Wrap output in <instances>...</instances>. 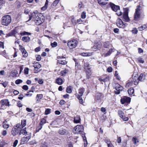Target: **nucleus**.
<instances>
[{"label": "nucleus", "mask_w": 147, "mask_h": 147, "mask_svg": "<svg viewBox=\"0 0 147 147\" xmlns=\"http://www.w3.org/2000/svg\"><path fill=\"white\" fill-rule=\"evenodd\" d=\"M22 128V126L20 123L17 124L12 128L11 133V134L14 136L18 135H20V129Z\"/></svg>", "instance_id": "nucleus-1"}, {"label": "nucleus", "mask_w": 147, "mask_h": 147, "mask_svg": "<svg viewBox=\"0 0 147 147\" xmlns=\"http://www.w3.org/2000/svg\"><path fill=\"white\" fill-rule=\"evenodd\" d=\"M140 6H137L135 9V12L134 14V19L135 21H139L141 18V9Z\"/></svg>", "instance_id": "nucleus-2"}, {"label": "nucleus", "mask_w": 147, "mask_h": 147, "mask_svg": "<svg viewBox=\"0 0 147 147\" xmlns=\"http://www.w3.org/2000/svg\"><path fill=\"white\" fill-rule=\"evenodd\" d=\"M11 19L9 15H6L3 16L1 19V23L2 25L7 26L11 22Z\"/></svg>", "instance_id": "nucleus-3"}, {"label": "nucleus", "mask_w": 147, "mask_h": 147, "mask_svg": "<svg viewBox=\"0 0 147 147\" xmlns=\"http://www.w3.org/2000/svg\"><path fill=\"white\" fill-rule=\"evenodd\" d=\"M145 78V75L144 74H141L139 77L134 76L133 77L134 84L137 85L139 81H142L144 80Z\"/></svg>", "instance_id": "nucleus-4"}, {"label": "nucleus", "mask_w": 147, "mask_h": 147, "mask_svg": "<svg viewBox=\"0 0 147 147\" xmlns=\"http://www.w3.org/2000/svg\"><path fill=\"white\" fill-rule=\"evenodd\" d=\"M40 14L38 13V11H35L31 14V16H30L29 15V18L28 21L30 20L32 18L34 19V21L40 19Z\"/></svg>", "instance_id": "nucleus-5"}, {"label": "nucleus", "mask_w": 147, "mask_h": 147, "mask_svg": "<svg viewBox=\"0 0 147 147\" xmlns=\"http://www.w3.org/2000/svg\"><path fill=\"white\" fill-rule=\"evenodd\" d=\"M78 45V41L75 40L69 41L67 43V46L70 49L76 48Z\"/></svg>", "instance_id": "nucleus-6"}, {"label": "nucleus", "mask_w": 147, "mask_h": 147, "mask_svg": "<svg viewBox=\"0 0 147 147\" xmlns=\"http://www.w3.org/2000/svg\"><path fill=\"white\" fill-rule=\"evenodd\" d=\"M129 9L128 8H125L124 9V12L123 15V20L126 22H128L129 20L128 16Z\"/></svg>", "instance_id": "nucleus-7"}, {"label": "nucleus", "mask_w": 147, "mask_h": 147, "mask_svg": "<svg viewBox=\"0 0 147 147\" xmlns=\"http://www.w3.org/2000/svg\"><path fill=\"white\" fill-rule=\"evenodd\" d=\"M1 109H3L5 106H9V102L8 99L2 100H1L0 102Z\"/></svg>", "instance_id": "nucleus-8"}, {"label": "nucleus", "mask_w": 147, "mask_h": 147, "mask_svg": "<svg viewBox=\"0 0 147 147\" xmlns=\"http://www.w3.org/2000/svg\"><path fill=\"white\" fill-rule=\"evenodd\" d=\"M75 130L76 131L75 133L82 134L83 130V127L82 125H77L74 127Z\"/></svg>", "instance_id": "nucleus-9"}, {"label": "nucleus", "mask_w": 147, "mask_h": 147, "mask_svg": "<svg viewBox=\"0 0 147 147\" xmlns=\"http://www.w3.org/2000/svg\"><path fill=\"white\" fill-rule=\"evenodd\" d=\"M57 58L58 59L57 60V63H59L61 65H65L67 64V61L65 58H63L60 56H58Z\"/></svg>", "instance_id": "nucleus-10"}, {"label": "nucleus", "mask_w": 147, "mask_h": 147, "mask_svg": "<svg viewBox=\"0 0 147 147\" xmlns=\"http://www.w3.org/2000/svg\"><path fill=\"white\" fill-rule=\"evenodd\" d=\"M84 68L85 71L88 73H89L91 71V68L89 65L88 62L84 61Z\"/></svg>", "instance_id": "nucleus-11"}, {"label": "nucleus", "mask_w": 147, "mask_h": 147, "mask_svg": "<svg viewBox=\"0 0 147 147\" xmlns=\"http://www.w3.org/2000/svg\"><path fill=\"white\" fill-rule=\"evenodd\" d=\"M116 24L117 26L120 28H123L126 26L125 24L123 23L122 20L120 18L117 20Z\"/></svg>", "instance_id": "nucleus-12"}, {"label": "nucleus", "mask_w": 147, "mask_h": 147, "mask_svg": "<svg viewBox=\"0 0 147 147\" xmlns=\"http://www.w3.org/2000/svg\"><path fill=\"white\" fill-rule=\"evenodd\" d=\"M115 89V93L118 94L120 93V91L123 90V87L119 84H116Z\"/></svg>", "instance_id": "nucleus-13"}, {"label": "nucleus", "mask_w": 147, "mask_h": 147, "mask_svg": "<svg viewBox=\"0 0 147 147\" xmlns=\"http://www.w3.org/2000/svg\"><path fill=\"white\" fill-rule=\"evenodd\" d=\"M26 137H23L21 139V144H24L27 142L31 138V134H28Z\"/></svg>", "instance_id": "nucleus-14"}, {"label": "nucleus", "mask_w": 147, "mask_h": 147, "mask_svg": "<svg viewBox=\"0 0 147 147\" xmlns=\"http://www.w3.org/2000/svg\"><path fill=\"white\" fill-rule=\"evenodd\" d=\"M131 98L129 97L124 96L123 98H121V102L123 104L125 103H129L130 102Z\"/></svg>", "instance_id": "nucleus-15"}, {"label": "nucleus", "mask_w": 147, "mask_h": 147, "mask_svg": "<svg viewBox=\"0 0 147 147\" xmlns=\"http://www.w3.org/2000/svg\"><path fill=\"white\" fill-rule=\"evenodd\" d=\"M102 45L100 42H95L94 44V45L92 48L93 50L99 49L101 47Z\"/></svg>", "instance_id": "nucleus-16"}, {"label": "nucleus", "mask_w": 147, "mask_h": 147, "mask_svg": "<svg viewBox=\"0 0 147 147\" xmlns=\"http://www.w3.org/2000/svg\"><path fill=\"white\" fill-rule=\"evenodd\" d=\"M110 5L112 9L115 12L117 11L118 9H119V6L116 5L112 3H110Z\"/></svg>", "instance_id": "nucleus-17"}, {"label": "nucleus", "mask_w": 147, "mask_h": 147, "mask_svg": "<svg viewBox=\"0 0 147 147\" xmlns=\"http://www.w3.org/2000/svg\"><path fill=\"white\" fill-rule=\"evenodd\" d=\"M20 47H21L20 48V50L21 51L23 56L24 57H27L28 55V53L25 50V49L22 47L20 45H19Z\"/></svg>", "instance_id": "nucleus-18"}, {"label": "nucleus", "mask_w": 147, "mask_h": 147, "mask_svg": "<svg viewBox=\"0 0 147 147\" xmlns=\"http://www.w3.org/2000/svg\"><path fill=\"white\" fill-rule=\"evenodd\" d=\"M85 91L84 89L83 88H80L78 90V93L76 94V96H82L83 94Z\"/></svg>", "instance_id": "nucleus-19"}, {"label": "nucleus", "mask_w": 147, "mask_h": 147, "mask_svg": "<svg viewBox=\"0 0 147 147\" xmlns=\"http://www.w3.org/2000/svg\"><path fill=\"white\" fill-rule=\"evenodd\" d=\"M46 120L45 119H41L40 123V126L37 128V130L39 131L42 127V125L46 123Z\"/></svg>", "instance_id": "nucleus-20"}, {"label": "nucleus", "mask_w": 147, "mask_h": 147, "mask_svg": "<svg viewBox=\"0 0 147 147\" xmlns=\"http://www.w3.org/2000/svg\"><path fill=\"white\" fill-rule=\"evenodd\" d=\"M26 129V127H22L21 129H20V135L22 134L24 135H26L28 132H27Z\"/></svg>", "instance_id": "nucleus-21"}, {"label": "nucleus", "mask_w": 147, "mask_h": 147, "mask_svg": "<svg viewBox=\"0 0 147 147\" xmlns=\"http://www.w3.org/2000/svg\"><path fill=\"white\" fill-rule=\"evenodd\" d=\"M59 133L61 135H66L67 133V131L65 129L61 128L59 130Z\"/></svg>", "instance_id": "nucleus-22"}, {"label": "nucleus", "mask_w": 147, "mask_h": 147, "mask_svg": "<svg viewBox=\"0 0 147 147\" xmlns=\"http://www.w3.org/2000/svg\"><path fill=\"white\" fill-rule=\"evenodd\" d=\"M108 0H98V3L102 5H104L107 3Z\"/></svg>", "instance_id": "nucleus-23"}, {"label": "nucleus", "mask_w": 147, "mask_h": 147, "mask_svg": "<svg viewBox=\"0 0 147 147\" xmlns=\"http://www.w3.org/2000/svg\"><path fill=\"white\" fill-rule=\"evenodd\" d=\"M60 0H55L51 4V7L52 8L55 7L59 3Z\"/></svg>", "instance_id": "nucleus-24"}, {"label": "nucleus", "mask_w": 147, "mask_h": 147, "mask_svg": "<svg viewBox=\"0 0 147 147\" xmlns=\"http://www.w3.org/2000/svg\"><path fill=\"white\" fill-rule=\"evenodd\" d=\"M33 67L34 68H37V70L41 67V65L38 62H36L33 63Z\"/></svg>", "instance_id": "nucleus-25"}, {"label": "nucleus", "mask_w": 147, "mask_h": 147, "mask_svg": "<svg viewBox=\"0 0 147 147\" xmlns=\"http://www.w3.org/2000/svg\"><path fill=\"white\" fill-rule=\"evenodd\" d=\"M133 84H134V82L133 78V80L131 81H129L126 84V87H129L133 86Z\"/></svg>", "instance_id": "nucleus-26"}, {"label": "nucleus", "mask_w": 147, "mask_h": 147, "mask_svg": "<svg viewBox=\"0 0 147 147\" xmlns=\"http://www.w3.org/2000/svg\"><path fill=\"white\" fill-rule=\"evenodd\" d=\"M22 40L24 42H28L30 41V37L28 36H24L22 37Z\"/></svg>", "instance_id": "nucleus-27"}, {"label": "nucleus", "mask_w": 147, "mask_h": 147, "mask_svg": "<svg viewBox=\"0 0 147 147\" xmlns=\"http://www.w3.org/2000/svg\"><path fill=\"white\" fill-rule=\"evenodd\" d=\"M48 3L49 1L48 0H46V1L44 6L41 8V9L42 10L45 11L47 9L48 6Z\"/></svg>", "instance_id": "nucleus-28"}, {"label": "nucleus", "mask_w": 147, "mask_h": 147, "mask_svg": "<svg viewBox=\"0 0 147 147\" xmlns=\"http://www.w3.org/2000/svg\"><path fill=\"white\" fill-rule=\"evenodd\" d=\"M63 83V80L61 78H57L56 80V83L59 85H61Z\"/></svg>", "instance_id": "nucleus-29"}, {"label": "nucleus", "mask_w": 147, "mask_h": 147, "mask_svg": "<svg viewBox=\"0 0 147 147\" xmlns=\"http://www.w3.org/2000/svg\"><path fill=\"white\" fill-rule=\"evenodd\" d=\"M17 33V31L15 30H13L12 31L10 32L7 35L9 36H15V34H16Z\"/></svg>", "instance_id": "nucleus-30"}, {"label": "nucleus", "mask_w": 147, "mask_h": 147, "mask_svg": "<svg viewBox=\"0 0 147 147\" xmlns=\"http://www.w3.org/2000/svg\"><path fill=\"white\" fill-rule=\"evenodd\" d=\"M80 119L79 116H77L74 118V122L76 123H79L80 121Z\"/></svg>", "instance_id": "nucleus-31"}, {"label": "nucleus", "mask_w": 147, "mask_h": 147, "mask_svg": "<svg viewBox=\"0 0 147 147\" xmlns=\"http://www.w3.org/2000/svg\"><path fill=\"white\" fill-rule=\"evenodd\" d=\"M7 121L5 120L3 122V127L5 129H7L9 127V125L7 123Z\"/></svg>", "instance_id": "nucleus-32"}, {"label": "nucleus", "mask_w": 147, "mask_h": 147, "mask_svg": "<svg viewBox=\"0 0 147 147\" xmlns=\"http://www.w3.org/2000/svg\"><path fill=\"white\" fill-rule=\"evenodd\" d=\"M128 94L129 95H133L134 94V89L133 88H131L129 89L128 90Z\"/></svg>", "instance_id": "nucleus-33"}, {"label": "nucleus", "mask_w": 147, "mask_h": 147, "mask_svg": "<svg viewBox=\"0 0 147 147\" xmlns=\"http://www.w3.org/2000/svg\"><path fill=\"white\" fill-rule=\"evenodd\" d=\"M118 114L119 116L121 118L124 117V114L123 112L121 110H120L118 111Z\"/></svg>", "instance_id": "nucleus-34"}, {"label": "nucleus", "mask_w": 147, "mask_h": 147, "mask_svg": "<svg viewBox=\"0 0 147 147\" xmlns=\"http://www.w3.org/2000/svg\"><path fill=\"white\" fill-rule=\"evenodd\" d=\"M72 87L71 86H69L66 88V92L68 93H71L72 92Z\"/></svg>", "instance_id": "nucleus-35"}, {"label": "nucleus", "mask_w": 147, "mask_h": 147, "mask_svg": "<svg viewBox=\"0 0 147 147\" xmlns=\"http://www.w3.org/2000/svg\"><path fill=\"white\" fill-rule=\"evenodd\" d=\"M81 55L83 56H89L92 55V54L90 53H81Z\"/></svg>", "instance_id": "nucleus-36"}, {"label": "nucleus", "mask_w": 147, "mask_h": 147, "mask_svg": "<svg viewBox=\"0 0 147 147\" xmlns=\"http://www.w3.org/2000/svg\"><path fill=\"white\" fill-rule=\"evenodd\" d=\"M69 72V70L68 69H65L63 71H61V74L62 76H65L66 74L67 73Z\"/></svg>", "instance_id": "nucleus-37"}, {"label": "nucleus", "mask_w": 147, "mask_h": 147, "mask_svg": "<svg viewBox=\"0 0 147 147\" xmlns=\"http://www.w3.org/2000/svg\"><path fill=\"white\" fill-rule=\"evenodd\" d=\"M146 28H147V24H144L139 27L138 29L142 31Z\"/></svg>", "instance_id": "nucleus-38"}, {"label": "nucleus", "mask_w": 147, "mask_h": 147, "mask_svg": "<svg viewBox=\"0 0 147 147\" xmlns=\"http://www.w3.org/2000/svg\"><path fill=\"white\" fill-rule=\"evenodd\" d=\"M34 92V91L32 90H30L29 92H28L25 95L27 96H31L32 94V93Z\"/></svg>", "instance_id": "nucleus-39"}, {"label": "nucleus", "mask_w": 147, "mask_h": 147, "mask_svg": "<svg viewBox=\"0 0 147 147\" xmlns=\"http://www.w3.org/2000/svg\"><path fill=\"white\" fill-rule=\"evenodd\" d=\"M132 140L134 144H136L137 142L138 143L139 142L138 139H137L135 137H134L133 138Z\"/></svg>", "instance_id": "nucleus-40"}, {"label": "nucleus", "mask_w": 147, "mask_h": 147, "mask_svg": "<svg viewBox=\"0 0 147 147\" xmlns=\"http://www.w3.org/2000/svg\"><path fill=\"white\" fill-rule=\"evenodd\" d=\"M104 47L105 48H109V44L108 42H106L104 43Z\"/></svg>", "instance_id": "nucleus-41"}, {"label": "nucleus", "mask_w": 147, "mask_h": 147, "mask_svg": "<svg viewBox=\"0 0 147 147\" xmlns=\"http://www.w3.org/2000/svg\"><path fill=\"white\" fill-rule=\"evenodd\" d=\"M76 96L79 100V102L81 104H82L83 103V100L82 99V96Z\"/></svg>", "instance_id": "nucleus-42"}, {"label": "nucleus", "mask_w": 147, "mask_h": 147, "mask_svg": "<svg viewBox=\"0 0 147 147\" xmlns=\"http://www.w3.org/2000/svg\"><path fill=\"white\" fill-rule=\"evenodd\" d=\"M26 120H23L21 121V125L22 127H24L26 125Z\"/></svg>", "instance_id": "nucleus-43"}, {"label": "nucleus", "mask_w": 147, "mask_h": 147, "mask_svg": "<svg viewBox=\"0 0 147 147\" xmlns=\"http://www.w3.org/2000/svg\"><path fill=\"white\" fill-rule=\"evenodd\" d=\"M82 137L84 142V146L85 145L86 146L87 144V142L86 140V138L84 135V136H82Z\"/></svg>", "instance_id": "nucleus-44"}, {"label": "nucleus", "mask_w": 147, "mask_h": 147, "mask_svg": "<svg viewBox=\"0 0 147 147\" xmlns=\"http://www.w3.org/2000/svg\"><path fill=\"white\" fill-rule=\"evenodd\" d=\"M35 23L36 24V25H39L41 23V21L40 19H39L38 20H37L35 21Z\"/></svg>", "instance_id": "nucleus-45"}, {"label": "nucleus", "mask_w": 147, "mask_h": 147, "mask_svg": "<svg viewBox=\"0 0 147 147\" xmlns=\"http://www.w3.org/2000/svg\"><path fill=\"white\" fill-rule=\"evenodd\" d=\"M51 45L52 47H55L57 46V43L56 42H53L51 43Z\"/></svg>", "instance_id": "nucleus-46"}, {"label": "nucleus", "mask_w": 147, "mask_h": 147, "mask_svg": "<svg viewBox=\"0 0 147 147\" xmlns=\"http://www.w3.org/2000/svg\"><path fill=\"white\" fill-rule=\"evenodd\" d=\"M22 80H21L18 79L16 81L15 83L17 84H18L22 82Z\"/></svg>", "instance_id": "nucleus-47"}, {"label": "nucleus", "mask_w": 147, "mask_h": 147, "mask_svg": "<svg viewBox=\"0 0 147 147\" xmlns=\"http://www.w3.org/2000/svg\"><path fill=\"white\" fill-rule=\"evenodd\" d=\"M117 13L116 14H117L118 16H120L122 15V13L120 10V8L118 9L117 11Z\"/></svg>", "instance_id": "nucleus-48"}, {"label": "nucleus", "mask_w": 147, "mask_h": 147, "mask_svg": "<svg viewBox=\"0 0 147 147\" xmlns=\"http://www.w3.org/2000/svg\"><path fill=\"white\" fill-rule=\"evenodd\" d=\"M51 112V109H48L46 110L45 111V114L46 115H48Z\"/></svg>", "instance_id": "nucleus-49"}, {"label": "nucleus", "mask_w": 147, "mask_h": 147, "mask_svg": "<svg viewBox=\"0 0 147 147\" xmlns=\"http://www.w3.org/2000/svg\"><path fill=\"white\" fill-rule=\"evenodd\" d=\"M137 60L140 63H144V61L143 60L142 58H140L137 59Z\"/></svg>", "instance_id": "nucleus-50"}, {"label": "nucleus", "mask_w": 147, "mask_h": 147, "mask_svg": "<svg viewBox=\"0 0 147 147\" xmlns=\"http://www.w3.org/2000/svg\"><path fill=\"white\" fill-rule=\"evenodd\" d=\"M132 32L133 33L136 34L137 33L138 31L136 28H135L133 29Z\"/></svg>", "instance_id": "nucleus-51"}, {"label": "nucleus", "mask_w": 147, "mask_h": 147, "mask_svg": "<svg viewBox=\"0 0 147 147\" xmlns=\"http://www.w3.org/2000/svg\"><path fill=\"white\" fill-rule=\"evenodd\" d=\"M105 141L107 144V145L108 144H110L111 143V141L109 140V139H106L105 140Z\"/></svg>", "instance_id": "nucleus-52"}, {"label": "nucleus", "mask_w": 147, "mask_h": 147, "mask_svg": "<svg viewBox=\"0 0 147 147\" xmlns=\"http://www.w3.org/2000/svg\"><path fill=\"white\" fill-rule=\"evenodd\" d=\"M86 13L85 12H83L82 13L81 18H82L84 19L86 18Z\"/></svg>", "instance_id": "nucleus-53"}, {"label": "nucleus", "mask_w": 147, "mask_h": 147, "mask_svg": "<svg viewBox=\"0 0 147 147\" xmlns=\"http://www.w3.org/2000/svg\"><path fill=\"white\" fill-rule=\"evenodd\" d=\"M22 88L24 90H27L28 89V86L26 85H24L22 87Z\"/></svg>", "instance_id": "nucleus-54"}, {"label": "nucleus", "mask_w": 147, "mask_h": 147, "mask_svg": "<svg viewBox=\"0 0 147 147\" xmlns=\"http://www.w3.org/2000/svg\"><path fill=\"white\" fill-rule=\"evenodd\" d=\"M17 105L18 107H21L22 106V104H21V102L20 101L18 102Z\"/></svg>", "instance_id": "nucleus-55"}, {"label": "nucleus", "mask_w": 147, "mask_h": 147, "mask_svg": "<svg viewBox=\"0 0 147 147\" xmlns=\"http://www.w3.org/2000/svg\"><path fill=\"white\" fill-rule=\"evenodd\" d=\"M36 60L38 61H40L41 59V57L40 55H37L36 57Z\"/></svg>", "instance_id": "nucleus-56"}, {"label": "nucleus", "mask_w": 147, "mask_h": 147, "mask_svg": "<svg viewBox=\"0 0 147 147\" xmlns=\"http://www.w3.org/2000/svg\"><path fill=\"white\" fill-rule=\"evenodd\" d=\"M114 50H115V49H109V50L108 52L110 55L112 52H113L114 51Z\"/></svg>", "instance_id": "nucleus-57"}, {"label": "nucleus", "mask_w": 147, "mask_h": 147, "mask_svg": "<svg viewBox=\"0 0 147 147\" xmlns=\"http://www.w3.org/2000/svg\"><path fill=\"white\" fill-rule=\"evenodd\" d=\"M18 142V141L17 140H16L14 142L13 144V146L15 147L17 145V144Z\"/></svg>", "instance_id": "nucleus-58"}, {"label": "nucleus", "mask_w": 147, "mask_h": 147, "mask_svg": "<svg viewBox=\"0 0 147 147\" xmlns=\"http://www.w3.org/2000/svg\"><path fill=\"white\" fill-rule=\"evenodd\" d=\"M11 76L13 77H16V73L14 72H13L11 73Z\"/></svg>", "instance_id": "nucleus-59"}, {"label": "nucleus", "mask_w": 147, "mask_h": 147, "mask_svg": "<svg viewBox=\"0 0 147 147\" xmlns=\"http://www.w3.org/2000/svg\"><path fill=\"white\" fill-rule=\"evenodd\" d=\"M29 69L28 68H26L24 69L25 73L26 74H28Z\"/></svg>", "instance_id": "nucleus-60"}, {"label": "nucleus", "mask_w": 147, "mask_h": 147, "mask_svg": "<svg viewBox=\"0 0 147 147\" xmlns=\"http://www.w3.org/2000/svg\"><path fill=\"white\" fill-rule=\"evenodd\" d=\"M36 97H38L39 99H41L43 97V95L42 94H37Z\"/></svg>", "instance_id": "nucleus-61"}, {"label": "nucleus", "mask_w": 147, "mask_h": 147, "mask_svg": "<svg viewBox=\"0 0 147 147\" xmlns=\"http://www.w3.org/2000/svg\"><path fill=\"white\" fill-rule=\"evenodd\" d=\"M117 141L118 143H120L121 142V140L120 137H118L117 139Z\"/></svg>", "instance_id": "nucleus-62"}, {"label": "nucleus", "mask_w": 147, "mask_h": 147, "mask_svg": "<svg viewBox=\"0 0 147 147\" xmlns=\"http://www.w3.org/2000/svg\"><path fill=\"white\" fill-rule=\"evenodd\" d=\"M65 102L63 100H61L59 102V104L61 105H64L65 104Z\"/></svg>", "instance_id": "nucleus-63"}, {"label": "nucleus", "mask_w": 147, "mask_h": 147, "mask_svg": "<svg viewBox=\"0 0 147 147\" xmlns=\"http://www.w3.org/2000/svg\"><path fill=\"white\" fill-rule=\"evenodd\" d=\"M46 144L47 143L44 142L43 144L41 145L40 147H47Z\"/></svg>", "instance_id": "nucleus-64"}]
</instances>
